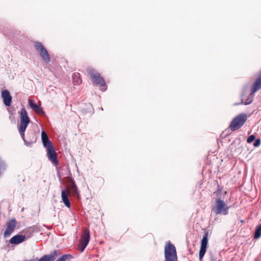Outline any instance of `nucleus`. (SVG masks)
<instances>
[{"label": "nucleus", "instance_id": "1", "mask_svg": "<svg viewBox=\"0 0 261 261\" xmlns=\"http://www.w3.org/2000/svg\"><path fill=\"white\" fill-rule=\"evenodd\" d=\"M229 208L230 207L223 200L218 198L216 199L212 206V212L216 215H227Z\"/></svg>", "mask_w": 261, "mask_h": 261}, {"label": "nucleus", "instance_id": "2", "mask_svg": "<svg viewBox=\"0 0 261 261\" xmlns=\"http://www.w3.org/2000/svg\"><path fill=\"white\" fill-rule=\"evenodd\" d=\"M70 193L74 195L79 194L77 187L74 181H72L71 185L65 190H62L61 193L62 200L68 208L70 207V203L68 199V196Z\"/></svg>", "mask_w": 261, "mask_h": 261}, {"label": "nucleus", "instance_id": "3", "mask_svg": "<svg viewBox=\"0 0 261 261\" xmlns=\"http://www.w3.org/2000/svg\"><path fill=\"white\" fill-rule=\"evenodd\" d=\"M20 123L19 127V132L23 140L26 142L24 138V132L30 122L28 113L24 108L21 109L20 112ZM27 144V143H25Z\"/></svg>", "mask_w": 261, "mask_h": 261}, {"label": "nucleus", "instance_id": "4", "mask_svg": "<svg viewBox=\"0 0 261 261\" xmlns=\"http://www.w3.org/2000/svg\"><path fill=\"white\" fill-rule=\"evenodd\" d=\"M247 118V115L245 113L238 115L231 121L229 128L233 132L240 129L246 122Z\"/></svg>", "mask_w": 261, "mask_h": 261}, {"label": "nucleus", "instance_id": "5", "mask_svg": "<svg viewBox=\"0 0 261 261\" xmlns=\"http://www.w3.org/2000/svg\"><path fill=\"white\" fill-rule=\"evenodd\" d=\"M165 261H177V255L176 248L170 242H168L165 246Z\"/></svg>", "mask_w": 261, "mask_h": 261}, {"label": "nucleus", "instance_id": "6", "mask_svg": "<svg viewBox=\"0 0 261 261\" xmlns=\"http://www.w3.org/2000/svg\"><path fill=\"white\" fill-rule=\"evenodd\" d=\"M86 70L94 84L100 87L106 86L103 78L101 76L99 73L95 69L88 67Z\"/></svg>", "mask_w": 261, "mask_h": 261}, {"label": "nucleus", "instance_id": "7", "mask_svg": "<svg viewBox=\"0 0 261 261\" xmlns=\"http://www.w3.org/2000/svg\"><path fill=\"white\" fill-rule=\"evenodd\" d=\"M35 47L41 58L46 63H48L50 61V57L47 49L44 47L43 44L40 42H36L35 43Z\"/></svg>", "mask_w": 261, "mask_h": 261}, {"label": "nucleus", "instance_id": "8", "mask_svg": "<svg viewBox=\"0 0 261 261\" xmlns=\"http://www.w3.org/2000/svg\"><path fill=\"white\" fill-rule=\"evenodd\" d=\"M90 232L87 229L83 231L80 243L78 245V248L81 252H83L86 247L88 245L90 240Z\"/></svg>", "mask_w": 261, "mask_h": 261}, {"label": "nucleus", "instance_id": "9", "mask_svg": "<svg viewBox=\"0 0 261 261\" xmlns=\"http://www.w3.org/2000/svg\"><path fill=\"white\" fill-rule=\"evenodd\" d=\"M208 232L206 231L200 243V248L199 252V257L200 261H202V258L204 255L208 245Z\"/></svg>", "mask_w": 261, "mask_h": 261}, {"label": "nucleus", "instance_id": "10", "mask_svg": "<svg viewBox=\"0 0 261 261\" xmlns=\"http://www.w3.org/2000/svg\"><path fill=\"white\" fill-rule=\"evenodd\" d=\"M17 222L15 219L8 221L6 225V229L4 233L5 238L9 237L15 230Z\"/></svg>", "mask_w": 261, "mask_h": 261}, {"label": "nucleus", "instance_id": "11", "mask_svg": "<svg viewBox=\"0 0 261 261\" xmlns=\"http://www.w3.org/2000/svg\"><path fill=\"white\" fill-rule=\"evenodd\" d=\"M46 149L47 150V155L48 159L51 161L54 165L57 166L59 162L57 160V154L55 150L54 146H48V147Z\"/></svg>", "mask_w": 261, "mask_h": 261}, {"label": "nucleus", "instance_id": "12", "mask_svg": "<svg viewBox=\"0 0 261 261\" xmlns=\"http://www.w3.org/2000/svg\"><path fill=\"white\" fill-rule=\"evenodd\" d=\"M2 97L3 99V102L6 106H10L12 101V96L10 95L8 90H5L2 92Z\"/></svg>", "mask_w": 261, "mask_h": 261}, {"label": "nucleus", "instance_id": "13", "mask_svg": "<svg viewBox=\"0 0 261 261\" xmlns=\"http://www.w3.org/2000/svg\"><path fill=\"white\" fill-rule=\"evenodd\" d=\"M29 104L30 107L32 108V109L38 115H43L44 114V112L41 107L38 106L36 103H35L33 100L29 99Z\"/></svg>", "mask_w": 261, "mask_h": 261}, {"label": "nucleus", "instance_id": "14", "mask_svg": "<svg viewBox=\"0 0 261 261\" xmlns=\"http://www.w3.org/2000/svg\"><path fill=\"white\" fill-rule=\"evenodd\" d=\"M41 139L43 146L46 148L48 146H53L52 142L49 141L47 135L44 131H42L41 133Z\"/></svg>", "mask_w": 261, "mask_h": 261}, {"label": "nucleus", "instance_id": "15", "mask_svg": "<svg viewBox=\"0 0 261 261\" xmlns=\"http://www.w3.org/2000/svg\"><path fill=\"white\" fill-rule=\"evenodd\" d=\"M25 239V236L23 235H16L13 237L10 240V243L11 244H18L23 242Z\"/></svg>", "mask_w": 261, "mask_h": 261}, {"label": "nucleus", "instance_id": "16", "mask_svg": "<svg viewBox=\"0 0 261 261\" xmlns=\"http://www.w3.org/2000/svg\"><path fill=\"white\" fill-rule=\"evenodd\" d=\"M57 251H54L49 255H45L38 261H54L58 255Z\"/></svg>", "mask_w": 261, "mask_h": 261}, {"label": "nucleus", "instance_id": "17", "mask_svg": "<svg viewBox=\"0 0 261 261\" xmlns=\"http://www.w3.org/2000/svg\"><path fill=\"white\" fill-rule=\"evenodd\" d=\"M261 88V81L260 80L258 79H256L255 82L253 83L251 87V92L250 94V95L251 97H253L254 94L256 92H257L259 89Z\"/></svg>", "mask_w": 261, "mask_h": 261}, {"label": "nucleus", "instance_id": "18", "mask_svg": "<svg viewBox=\"0 0 261 261\" xmlns=\"http://www.w3.org/2000/svg\"><path fill=\"white\" fill-rule=\"evenodd\" d=\"M72 82L74 85H79L82 83V80L80 78V74L79 73L75 72L72 75Z\"/></svg>", "mask_w": 261, "mask_h": 261}, {"label": "nucleus", "instance_id": "19", "mask_svg": "<svg viewBox=\"0 0 261 261\" xmlns=\"http://www.w3.org/2000/svg\"><path fill=\"white\" fill-rule=\"evenodd\" d=\"M261 237V225L256 226L254 232V239H258Z\"/></svg>", "mask_w": 261, "mask_h": 261}, {"label": "nucleus", "instance_id": "20", "mask_svg": "<svg viewBox=\"0 0 261 261\" xmlns=\"http://www.w3.org/2000/svg\"><path fill=\"white\" fill-rule=\"evenodd\" d=\"M72 258L73 256L70 254H64L59 258L56 261H67Z\"/></svg>", "mask_w": 261, "mask_h": 261}, {"label": "nucleus", "instance_id": "21", "mask_svg": "<svg viewBox=\"0 0 261 261\" xmlns=\"http://www.w3.org/2000/svg\"><path fill=\"white\" fill-rule=\"evenodd\" d=\"M255 136H254V135H252L250 136L248 138V139H247V143H251L253 141H254V140H255Z\"/></svg>", "mask_w": 261, "mask_h": 261}, {"label": "nucleus", "instance_id": "22", "mask_svg": "<svg viewBox=\"0 0 261 261\" xmlns=\"http://www.w3.org/2000/svg\"><path fill=\"white\" fill-rule=\"evenodd\" d=\"M260 144V140L259 139H258L255 140V142L253 144V145L255 147H257V146H259Z\"/></svg>", "mask_w": 261, "mask_h": 261}, {"label": "nucleus", "instance_id": "23", "mask_svg": "<svg viewBox=\"0 0 261 261\" xmlns=\"http://www.w3.org/2000/svg\"><path fill=\"white\" fill-rule=\"evenodd\" d=\"M221 192V189H218L216 192H214V194H215L217 196V197H219V195L220 194Z\"/></svg>", "mask_w": 261, "mask_h": 261}, {"label": "nucleus", "instance_id": "24", "mask_svg": "<svg viewBox=\"0 0 261 261\" xmlns=\"http://www.w3.org/2000/svg\"><path fill=\"white\" fill-rule=\"evenodd\" d=\"M250 103V102H248V103ZM247 104H248V103H245V105H247Z\"/></svg>", "mask_w": 261, "mask_h": 261}]
</instances>
